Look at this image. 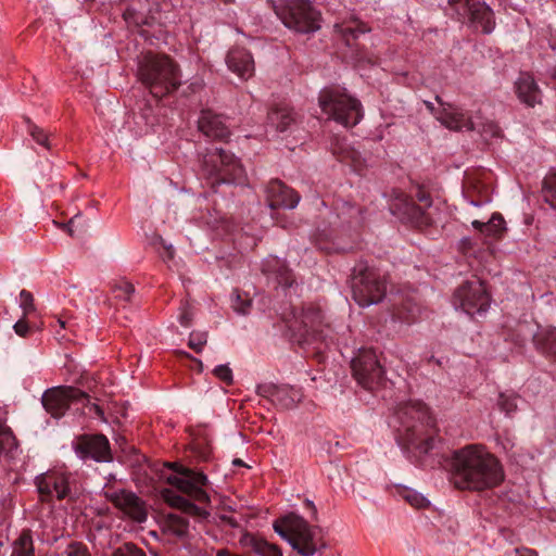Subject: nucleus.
Returning <instances> with one entry per match:
<instances>
[{"label":"nucleus","instance_id":"18","mask_svg":"<svg viewBox=\"0 0 556 556\" xmlns=\"http://www.w3.org/2000/svg\"><path fill=\"white\" fill-rule=\"evenodd\" d=\"M76 455L81 459H93L99 463L112 460L109 440L103 434H84L73 443Z\"/></svg>","mask_w":556,"mask_h":556},{"label":"nucleus","instance_id":"3","mask_svg":"<svg viewBox=\"0 0 556 556\" xmlns=\"http://www.w3.org/2000/svg\"><path fill=\"white\" fill-rule=\"evenodd\" d=\"M138 77L157 99L177 90L181 83L177 64L165 54L147 53L139 62Z\"/></svg>","mask_w":556,"mask_h":556},{"label":"nucleus","instance_id":"16","mask_svg":"<svg viewBox=\"0 0 556 556\" xmlns=\"http://www.w3.org/2000/svg\"><path fill=\"white\" fill-rule=\"evenodd\" d=\"M103 495L131 520L139 523L147 520L148 513L144 502L135 493L124 489L104 488Z\"/></svg>","mask_w":556,"mask_h":556},{"label":"nucleus","instance_id":"8","mask_svg":"<svg viewBox=\"0 0 556 556\" xmlns=\"http://www.w3.org/2000/svg\"><path fill=\"white\" fill-rule=\"evenodd\" d=\"M35 484L42 501H76L83 494V485L75 473L53 469L36 477Z\"/></svg>","mask_w":556,"mask_h":556},{"label":"nucleus","instance_id":"15","mask_svg":"<svg viewBox=\"0 0 556 556\" xmlns=\"http://www.w3.org/2000/svg\"><path fill=\"white\" fill-rule=\"evenodd\" d=\"M41 402L48 413L59 418L64 415L71 402H89V395L77 388L61 386L47 390Z\"/></svg>","mask_w":556,"mask_h":556},{"label":"nucleus","instance_id":"41","mask_svg":"<svg viewBox=\"0 0 556 556\" xmlns=\"http://www.w3.org/2000/svg\"><path fill=\"white\" fill-rule=\"evenodd\" d=\"M21 307L24 312V317L35 312L34 296L27 290H22L20 293Z\"/></svg>","mask_w":556,"mask_h":556},{"label":"nucleus","instance_id":"6","mask_svg":"<svg viewBox=\"0 0 556 556\" xmlns=\"http://www.w3.org/2000/svg\"><path fill=\"white\" fill-rule=\"evenodd\" d=\"M202 172L213 185L242 182L245 172L240 161L222 148L207 149L202 155Z\"/></svg>","mask_w":556,"mask_h":556},{"label":"nucleus","instance_id":"52","mask_svg":"<svg viewBox=\"0 0 556 556\" xmlns=\"http://www.w3.org/2000/svg\"><path fill=\"white\" fill-rule=\"evenodd\" d=\"M304 503H305V506L312 510V518L316 519L317 518V509H316V506L314 505V503L309 500H306Z\"/></svg>","mask_w":556,"mask_h":556},{"label":"nucleus","instance_id":"14","mask_svg":"<svg viewBox=\"0 0 556 556\" xmlns=\"http://www.w3.org/2000/svg\"><path fill=\"white\" fill-rule=\"evenodd\" d=\"M389 210L400 220L416 227H425L431 224V217L421 207L400 190H392L389 194Z\"/></svg>","mask_w":556,"mask_h":556},{"label":"nucleus","instance_id":"24","mask_svg":"<svg viewBox=\"0 0 556 556\" xmlns=\"http://www.w3.org/2000/svg\"><path fill=\"white\" fill-rule=\"evenodd\" d=\"M161 496L168 505L181 510L184 514L201 519H205L208 516V513L204 507L195 505L170 489H163L161 491Z\"/></svg>","mask_w":556,"mask_h":556},{"label":"nucleus","instance_id":"17","mask_svg":"<svg viewBox=\"0 0 556 556\" xmlns=\"http://www.w3.org/2000/svg\"><path fill=\"white\" fill-rule=\"evenodd\" d=\"M321 323L323 316L320 309L308 305L303 307L300 313H294L293 320L289 328L298 333L301 340L309 343L315 341L318 337L321 338Z\"/></svg>","mask_w":556,"mask_h":556},{"label":"nucleus","instance_id":"58","mask_svg":"<svg viewBox=\"0 0 556 556\" xmlns=\"http://www.w3.org/2000/svg\"><path fill=\"white\" fill-rule=\"evenodd\" d=\"M425 104H426L427 109H428L431 113H434L435 108H434L433 103L426 101V102H425Z\"/></svg>","mask_w":556,"mask_h":556},{"label":"nucleus","instance_id":"51","mask_svg":"<svg viewBox=\"0 0 556 556\" xmlns=\"http://www.w3.org/2000/svg\"><path fill=\"white\" fill-rule=\"evenodd\" d=\"M417 198H418L419 202H421L425 206H427V207L431 206V200H430L429 194H427L422 191H419L417 194Z\"/></svg>","mask_w":556,"mask_h":556},{"label":"nucleus","instance_id":"19","mask_svg":"<svg viewBox=\"0 0 556 556\" xmlns=\"http://www.w3.org/2000/svg\"><path fill=\"white\" fill-rule=\"evenodd\" d=\"M198 129L205 137L213 140L226 141L230 137V129L225 117L211 110L201 112L198 119Z\"/></svg>","mask_w":556,"mask_h":556},{"label":"nucleus","instance_id":"32","mask_svg":"<svg viewBox=\"0 0 556 556\" xmlns=\"http://www.w3.org/2000/svg\"><path fill=\"white\" fill-rule=\"evenodd\" d=\"M534 342L542 352L556 357V328L541 331Z\"/></svg>","mask_w":556,"mask_h":556},{"label":"nucleus","instance_id":"1","mask_svg":"<svg viewBox=\"0 0 556 556\" xmlns=\"http://www.w3.org/2000/svg\"><path fill=\"white\" fill-rule=\"evenodd\" d=\"M447 465L450 482L460 491L490 490L505 477L498 458L482 444H467L453 451Z\"/></svg>","mask_w":556,"mask_h":556},{"label":"nucleus","instance_id":"2","mask_svg":"<svg viewBox=\"0 0 556 556\" xmlns=\"http://www.w3.org/2000/svg\"><path fill=\"white\" fill-rule=\"evenodd\" d=\"M400 422L399 437L407 446L428 453L435 444L434 419L420 401L401 404L396 410Z\"/></svg>","mask_w":556,"mask_h":556},{"label":"nucleus","instance_id":"45","mask_svg":"<svg viewBox=\"0 0 556 556\" xmlns=\"http://www.w3.org/2000/svg\"><path fill=\"white\" fill-rule=\"evenodd\" d=\"M232 307L237 313L240 314H248L251 307V300L241 299L240 294H236L233 301H232Z\"/></svg>","mask_w":556,"mask_h":556},{"label":"nucleus","instance_id":"29","mask_svg":"<svg viewBox=\"0 0 556 556\" xmlns=\"http://www.w3.org/2000/svg\"><path fill=\"white\" fill-rule=\"evenodd\" d=\"M257 393L261 395L270 394L273 396H276L277 400L280 401L282 406L286 408L294 406V404L301 400V394L294 389L278 390L270 386H258Z\"/></svg>","mask_w":556,"mask_h":556},{"label":"nucleus","instance_id":"50","mask_svg":"<svg viewBox=\"0 0 556 556\" xmlns=\"http://www.w3.org/2000/svg\"><path fill=\"white\" fill-rule=\"evenodd\" d=\"M515 556H539L534 549L528 547H518L515 549Z\"/></svg>","mask_w":556,"mask_h":556},{"label":"nucleus","instance_id":"20","mask_svg":"<svg viewBox=\"0 0 556 556\" xmlns=\"http://www.w3.org/2000/svg\"><path fill=\"white\" fill-rule=\"evenodd\" d=\"M266 192L270 208H294L300 201V195L280 180H271Z\"/></svg>","mask_w":556,"mask_h":556},{"label":"nucleus","instance_id":"48","mask_svg":"<svg viewBox=\"0 0 556 556\" xmlns=\"http://www.w3.org/2000/svg\"><path fill=\"white\" fill-rule=\"evenodd\" d=\"M159 242L162 245V248L164 249V252L161 253V256L164 260H173L174 254H175V250H174L173 245L166 244V242L161 237L159 238Z\"/></svg>","mask_w":556,"mask_h":556},{"label":"nucleus","instance_id":"60","mask_svg":"<svg viewBox=\"0 0 556 556\" xmlns=\"http://www.w3.org/2000/svg\"><path fill=\"white\" fill-rule=\"evenodd\" d=\"M435 100H437L439 103H442V102H441V99H440V97H439V96H437V97H435Z\"/></svg>","mask_w":556,"mask_h":556},{"label":"nucleus","instance_id":"35","mask_svg":"<svg viewBox=\"0 0 556 556\" xmlns=\"http://www.w3.org/2000/svg\"><path fill=\"white\" fill-rule=\"evenodd\" d=\"M519 396L511 392H502L498 394L497 407L507 417H511L518 408Z\"/></svg>","mask_w":556,"mask_h":556},{"label":"nucleus","instance_id":"21","mask_svg":"<svg viewBox=\"0 0 556 556\" xmlns=\"http://www.w3.org/2000/svg\"><path fill=\"white\" fill-rule=\"evenodd\" d=\"M438 121L451 130H475L476 124L472 118L462 109L446 104L437 116Z\"/></svg>","mask_w":556,"mask_h":556},{"label":"nucleus","instance_id":"36","mask_svg":"<svg viewBox=\"0 0 556 556\" xmlns=\"http://www.w3.org/2000/svg\"><path fill=\"white\" fill-rule=\"evenodd\" d=\"M112 292L117 300L129 302L135 293V287L129 281L119 279L112 286Z\"/></svg>","mask_w":556,"mask_h":556},{"label":"nucleus","instance_id":"39","mask_svg":"<svg viewBox=\"0 0 556 556\" xmlns=\"http://www.w3.org/2000/svg\"><path fill=\"white\" fill-rule=\"evenodd\" d=\"M207 342V332L192 331L189 337L188 346L197 353H201Z\"/></svg>","mask_w":556,"mask_h":556},{"label":"nucleus","instance_id":"9","mask_svg":"<svg viewBox=\"0 0 556 556\" xmlns=\"http://www.w3.org/2000/svg\"><path fill=\"white\" fill-rule=\"evenodd\" d=\"M274 9L285 26L294 31L308 34L320 28V13L308 0H278Z\"/></svg>","mask_w":556,"mask_h":556},{"label":"nucleus","instance_id":"43","mask_svg":"<svg viewBox=\"0 0 556 556\" xmlns=\"http://www.w3.org/2000/svg\"><path fill=\"white\" fill-rule=\"evenodd\" d=\"M214 375L228 386L232 383V371L228 365L216 366L214 369Z\"/></svg>","mask_w":556,"mask_h":556},{"label":"nucleus","instance_id":"30","mask_svg":"<svg viewBox=\"0 0 556 556\" xmlns=\"http://www.w3.org/2000/svg\"><path fill=\"white\" fill-rule=\"evenodd\" d=\"M336 30L346 40L350 38L357 39L359 35L369 33L371 28L364 22L353 18L349 23H341L334 25Z\"/></svg>","mask_w":556,"mask_h":556},{"label":"nucleus","instance_id":"23","mask_svg":"<svg viewBox=\"0 0 556 556\" xmlns=\"http://www.w3.org/2000/svg\"><path fill=\"white\" fill-rule=\"evenodd\" d=\"M515 92L520 102L530 108L541 102V90L533 76L527 72L520 73L515 81Z\"/></svg>","mask_w":556,"mask_h":556},{"label":"nucleus","instance_id":"47","mask_svg":"<svg viewBox=\"0 0 556 556\" xmlns=\"http://www.w3.org/2000/svg\"><path fill=\"white\" fill-rule=\"evenodd\" d=\"M13 328L15 333L18 334L20 337H26L29 332V327L25 319L17 320L14 324Z\"/></svg>","mask_w":556,"mask_h":556},{"label":"nucleus","instance_id":"40","mask_svg":"<svg viewBox=\"0 0 556 556\" xmlns=\"http://www.w3.org/2000/svg\"><path fill=\"white\" fill-rule=\"evenodd\" d=\"M112 556H147L146 553L132 543H125L117 547Z\"/></svg>","mask_w":556,"mask_h":556},{"label":"nucleus","instance_id":"27","mask_svg":"<svg viewBox=\"0 0 556 556\" xmlns=\"http://www.w3.org/2000/svg\"><path fill=\"white\" fill-rule=\"evenodd\" d=\"M263 271L266 274H274L280 286L291 287L294 282L291 270L287 267L285 262L277 257H268L263 265Z\"/></svg>","mask_w":556,"mask_h":556},{"label":"nucleus","instance_id":"5","mask_svg":"<svg viewBox=\"0 0 556 556\" xmlns=\"http://www.w3.org/2000/svg\"><path fill=\"white\" fill-rule=\"evenodd\" d=\"M318 103L323 113L344 127L357 125L363 117L361 102L340 89L324 88Z\"/></svg>","mask_w":556,"mask_h":556},{"label":"nucleus","instance_id":"34","mask_svg":"<svg viewBox=\"0 0 556 556\" xmlns=\"http://www.w3.org/2000/svg\"><path fill=\"white\" fill-rule=\"evenodd\" d=\"M542 194L544 201L556 210V169L551 170L543 179Z\"/></svg>","mask_w":556,"mask_h":556},{"label":"nucleus","instance_id":"28","mask_svg":"<svg viewBox=\"0 0 556 556\" xmlns=\"http://www.w3.org/2000/svg\"><path fill=\"white\" fill-rule=\"evenodd\" d=\"M296 115L287 104H279L268 113V121L278 131H286L295 123Z\"/></svg>","mask_w":556,"mask_h":556},{"label":"nucleus","instance_id":"33","mask_svg":"<svg viewBox=\"0 0 556 556\" xmlns=\"http://www.w3.org/2000/svg\"><path fill=\"white\" fill-rule=\"evenodd\" d=\"M165 529L178 538H184L188 534L189 522L178 514H168L165 519Z\"/></svg>","mask_w":556,"mask_h":556},{"label":"nucleus","instance_id":"37","mask_svg":"<svg viewBox=\"0 0 556 556\" xmlns=\"http://www.w3.org/2000/svg\"><path fill=\"white\" fill-rule=\"evenodd\" d=\"M399 495L416 508H422L429 504L424 495L408 488L399 489Z\"/></svg>","mask_w":556,"mask_h":556},{"label":"nucleus","instance_id":"31","mask_svg":"<svg viewBox=\"0 0 556 556\" xmlns=\"http://www.w3.org/2000/svg\"><path fill=\"white\" fill-rule=\"evenodd\" d=\"M11 556H36L34 541L29 530H24L12 544Z\"/></svg>","mask_w":556,"mask_h":556},{"label":"nucleus","instance_id":"13","mask_svg":"<svg viewBox=\"0 0 556 556\" xmlns=\"http://www.w3.org/2000/svg\"><path fill=\"white\" fill-rule=\"evenodd\" d=\"M352 372L358 384L374 390L384 379V371L371 349H361L351 362Z\"/></svg>","mask_w":556,"mask_h":556},{"label":"nucleus","instance_id":"46","mask_svg":"<svg viewBox=\"0 0 556 556\" xmlns=\"http://www.w3.org/2000/svg\"><path fill=\"white\" fill-rule=\"evenodd\" d=\"M192 316L193 314L191 312L190 305L187 302L182 303L180 306V313L178 317L180 325L184 327H189L192 321Z\"/></svg>","mask_w":556,"mask_h":556},{"label":"nucleus","instance_id":"4","mask_svg":"<svg viewBox=\"0 0 556 556\" xmlns=\"http://www.w3.org/2000/svg\"><path fill=\"white\" fill-rule=\"evenodd\" d=\"M275 532L301 556H314L320 540L315 529L301 516L290 513L273 523Z\"/></svg>","mask_w":556,"mask_h":556},{"label":"nucleus","instance_id":"7","mask_svg":"<svg viewBox=\"0 0 556 556\" xmlns=\"http://www.w3.org/2000/svg\"><path fill=\"white\" fill-rule=\"evenodd\" d=\"M354 301L362 307L380 303L387 294V281L377 269L358 264L351 277Z\"/></svg>","mask_w":556,"mask_h":556},{"label":"nucleus","instance_id":"59","mask_svg":"<svg viewBox=\"0 0 556 556\" xmlns=\"http://www.w3.org/2000/svg\"><path fill=\"white\" fill-rule=\"evenodd\" d=\"M232 464L233 466H245L244 463L239 458L233 459Z\"/></svg>","mask_w":556,"mask_h":556},{"label":"nucleus","instance_id":"57","mask_svg":"<svg viewBox=\"0 0 556 556\" xmlns=\"http://www.w3.org/2000/svg\"><path fill=\"white\" fill-rule=\"evenodd\" d=\"M58 323L62 328H66L67 325L68 327H72L70 321L62 320L61 318H58Z\"/></svg>","mask_w":556,"mask_h":556},{"label":"nucleus","instance_id":"53","mask_svg":"<svg viewBox=\"0 0 556 556\" xmlns=\"http://www.w3.org/2000/svg\"><path fill=\"white\" fill-rule=\"evenodd\" d=\"M216 556H242L239 554H233L229 552L227 548H220L216 552Z\"/></svg>","mask_w":556,"mask_h":556},{"label":"nucleus","instance_id":"25","mask_svg":"<svg viewBox=\"0 0 556 556\" xmlns=\"http://www.w3.org/2000/svg\"><path fill=\"white\" fill-rule=\"evenodd\" d=\"M18 454V443L12 430L7 426H0V463L12 468Z\"/></svg>","mask_w":556,"mask_h":556},{"label":"nucleus","instance_id":"22","mask_svg":"<svg viewBox=\"0 0 556 556\" xmlns=\"http://www.w3.org/2000/svg\"><path fill=\"white\" fill-rule=\"evenodd\" d=\"M226 64L229 71L243 80L249 79L254 74L253 58L245 49H231L226 56Z\"/></svg>","mask_w":556,"mask_h":556},{"label":"nucleus","instance_id":"54","mask_svg":"<svg viewBox=\"0 0 556 556\" xmlns=\"http://www.w3.org/2000/svg\"><path fill=\"white\" fill-rule=\"evenodd\" d=\"M482 233H484L485 236L488 237H498L497 233H493V229L492 228H482V229H479Z\"/></svg>","mask_w":556,"mask_h":556},{"label":"nucleus","instance_id":"55","mask_svg":"<svg viewBox=\"0 0 556 556\" xmlns=\"http://www.w3.org/2000/svg\"><path fill=\"white\" fill-rule=\"evenodd\" d=\"M90 410H93L98 416H102L103 415L102 408L99 405H97V404H91Z\"/></svg>","mask_w":556,"mask_h":556},{"label":"nucleus","instance_id":"26","mask_svg":"<svg viewBox=\"0 0 556 556\" xmlns=\"http://www.w3.org/2000/svg\"><path fill=\"white\" fill-rule=\"evenodd\" d=\"M241 543L250 547L257 556H283L281 548L277 544L270 543L261 536L245 534L241 539Z\"/></svg>","mask_w":556,"mask_h":556},{"label":"nucleus","instance_id":"12","mask_svg":"<svg viewBox=\"0 0 556 556\" xmlns=\"http://www.w3.org/2000/svg\"><path fill=\"white\" fill-rule=\"evenodd\" d=\"M448 5L459 18H467L470 25L483 34H490L495 27L492 9L482 0H448Z\"/></svg>","mask_w":556,"mask_h":556},{"label":"nucleus","instance_id":"10","mask_svg":"<svg viewBox=\"0 0 556 556\" xmlns=\"http://www.w3.org/2000/svg\"><path fill=\"white\" fill-rule=\"evenodd\" d=\"M167 466L175 471L166 477V481L170 485L200 504L210 503V496L204 489L208 479L203 472L194 471L177 463L167 464Z\"/></svg>","mask_w":556,"mask_h":556},{"label":"nucleus","instance_id":"44","mask_svg":"<svg viewBox=\"0 0 556 556\" xmlns=\"http://www.w3.org/2000/svg\"><path fill=\"white\" fill-rule=\"evenodd\" d=\"M28 131L37 143L49 148L48 136L41 128L36 125H30Z\"/></svg>","mask_w":556,"mask_h":556},{"label":"nucleus","instance_id":"42","mask_svg":"<svg viewBox=\"0 0 556 556\" xmlns=\"http://www.w3.org/2000/svg\"><path fill=\"white\" fill-rule=\"evenodd\" d=\"M67 556H90L88 547L81 542H72L65 551Z\"/></svg>","mask_w":556,"mask_h":556},{"label":"nucleus","instance_id":"56","mask_svg":"<svg viewBox=\"0 0 556 556\" xmlns=\"http://www.w3.org/2000/svg\"><path fill=\"white\" fill-rule=\"evenodd\" d=\"M75 218H76V216H75L74 218H72V219L68 222V224H67V225H65V227H66V229H67V232H68L71 236H73V235H74V233H73L72 226H73V224H74V222H75Z\"/></svg>","mask_w":556,"mask_h":556},{"label":"nucleus","instance_id":"38","mask_svg":"<svg viewBox=\"0 0 556 556\" xmlns=\"http://www.w3.org/2000/svg\"><path fill=\"white\" fill-rule=\"evenodd\" d=\"M472 226L476 229L492 228L493 233H497L500 237L505 229V220L500 214H493L488 223L473 220Z\"/></svg>","mask_w":556,"mask_h":556},{"label":"nucleus","instance_id":"49","mask_svg":"<svg viewBox=\"0 0 556 556\" xmlns=\"http://www.w3.org/2000/svg\"><path fill=\"white\" fill-rule=\"evenodd\" d=\"M485 135L490 134L491 137H497L501 134L500 127L494 123H488L483 126L482 130Z\"/></svg>","mask_w":556,"mask_h":556},{"label":"nucleus","instance_id":"11","mask_svg":"<svg viewBox=\"0 0 556 556\" xmlns=\"http://www.w3.org/2000/svg\"><path fill=\"white\" fill-rule=\"evenodd\" d=\"M455 307L470 316L484 314L491 303L490 294L481 280L475 279L459 286L453 296Z\"/></svg>","mask_w":556,"mask_h":556}]
</instances>
